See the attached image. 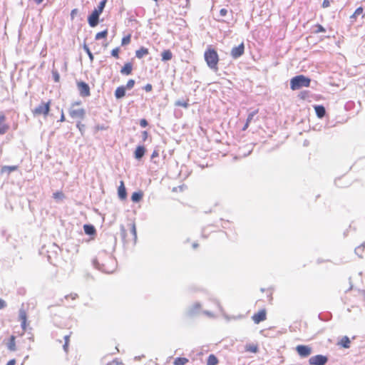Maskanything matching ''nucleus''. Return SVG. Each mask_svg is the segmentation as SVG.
<instances>
[{
    "instance_id": "1",
    "label": "nucleus",
    "mask_w": 365,
    "mask_h": 365,
    "mask_svg": "<svg viewBox=\"0 0 365 365\" xmlns=\"http://www.w3.org/2000/svg\"><path fill=\"white\" fill-rule=\"evenodd\" d=\"M116 264L117 262L113 256L105 250L100 252L98 257L93 260L94 267L105 273L113 272Z\"/></svg>"
},
{
    "instance_id": "2",
    "label": "nucleus",
    "mask_w": 365,
    "mask_h": 365,
    "mask_svg": "<svg viewBox=\"0 0 365 365\" xmlns=\"http://www.w3.org/2000/svg\"><path fill=\"white\" fill-rule=\"evenodd\" d=\"M107 0H102L97 8H95L92 13L88 16V23L92 28L96 27L99 23V16L102 14Z\"/></svg>"
},
{
    "instance_id": "3",
    "label": "nucleus",
    "mask_w": 365,
    "mask_h": 365,
    "mask_svg": "<svg viewBox=\"0 0 365 365\" xmlns=\"http://www.w3.org/2000/svg\"><path fill=\"white\" fill-rule=\"evenodd\" d=\"M205 60L210 69L217 70L219 56L214 48H207L204 53Z\"/></svg>"
},
{
    "instance_id": "4",
    "label": "nucleus",
    "mask_w": 365,
    "mask_h": 365,
    "mask_svg": "<svg viewBox=\"0 0 365 365\" xmlns=\"http://www.w3.org/2000/svg\"><path fill=\"white\" fill-rule=\"evenodd\" d=\"M311 79L304 75H299L293 77L290 81V88L293 91L299 90L303 87L310 86Z\"/></svg>"
},
{
    "instance_id": "5",
    "label": "nucleus",
    "mask_w": 365,
    "mask_h": 365,
    "mask_svg": "<svg viewBox=\"0 0 365 365\" xmlns=\"http://www.w3.org/2000/svg\"><path fill=\"white\" fill-rule=\"evenodd\" d=\"M50 111V101L47 103L41 102L37 107H36L33 113L34 115H47Z\"/></svg>"
},
{
    "instance_id": "6",
    "label": "nucleus",
    "mask_w": 365,
    "mask_h": 365,
    "mask_svg": "<svg viewBox=\"0 0 365 365\" xmlns=\"http://www.w3.org/2000/svg\"><path fill=\"white\" fill-rule=\"evenodd\" d=\"M77 88L81 97L85 98L91 96L90 87L87 83L78 81L77 82Z\"/></svg>"
},
{
    "instance_id": "7",
    "label": "nucleus",
    "mask_w": 365,
    "mask_h": 365,
    "mask_svg": "<svg viewBox=\"0 0 365 365\" xmlns=\"http://www.w3.org/2000/svg\"><path fill=\"white\" fill-rule=\"evenodd\" d=\"M69 115L73 119H78L82 120L86 116V110L84 108L73 109L72 107L68 110Z\"/></svg>"
},
{
    "instance_id": "8",
    "label": "nucleus",
    "mask_w": 365,
    "mask_h": 365,
    "mask_svg": "<svg viewBox=\"0 0 365 365\" xmlns=\"http://www.w3.org/2000/svg\"><path fill=\"white\" fill-rule=\"evenodd\" d=\"M327 361V356L322 354L313 356L309 359V363L310 365H325Z\"/></svg>"
},
{
    "instance_id": "9",
    "label": "nucleus",
    "mask_w": 365,
    "mask_h": 365,
    "mask_svg": "<svg viewBox=\"0 0 365 365\" xmlns=\"http://www.w3.org/2000/svg\"><path fill=\"white\" fill-rule=\"evenodd\" d=\"M245 51V45L243 43H241L237 46H234L231 51L230 56L233 59H237L242 56Z\"/></svg>"
},
{
    "instance_id": "10",
    "label": "nucleus",
    "mask_w": 365,
    "mask_h": 365,
    "mask_svg": "<svg viewBox=\"0 0 365 365\" xmlns=\"http://www.w3.org/2000/svg\"><path fill=\"white\" fill-rule=\"evenodd\" d=\"M201 309V304L199 302H195L190 306L186 311V315L189 317H193L200 314Z\"/></svg>"
},
{
    "instance_id": "11",
    "label": "nucleus",
    "mask_w": 365,
    "mask_h": 365,
    "mask_svg": "<svg viewBox=\"0 0 365 365\" xmlns=\"http://www.w3.org/2000/svg\"><path fill=\"white\" fill-rule=\"evenodd\" d=\"M251 154V148L249 145H246L244 147H240L237 151V155L235 156V159H242L247 157Z\"/></svg>"
},
{
    "instance_id": "12",
    "label": "nucleus",
    "mask_w": 365,
    "mask_h": 365,
    "mask_svg": "<svg viewBox=\"0 0 365 365\" xmlns=\"http://www.w3.org/2000/svg\"><path fill=\"white\" fill-rule=\"evenodd\" d=\"M297 354L302 358L309 356L312 353V348L307 345H298L296 346Z\"/></svg>"
},
{
    "instance_id": "13",
    "label": "nucleus",
    "mask_w": 365,
    "mask_h": 365,
    "mask_svg": "<svg viewBox=\"0 0 365 365\" xmlns=\"http://www.w3.org/2000/svg\"><path fill=\"white\" fill-rule=\"evenodd\" d=\"M267 319V310L266 309L263 308L260 309L257 313L254 314L252 315V321L255 324H259L260 322L266 320Z\"/></svg>"
},
{
    "instance_id": "14",
    "label": "nucleus",
    "mask_w": 365,
    "mask_h": 365,
    "mask_svg": "<svg viewBox=\"0 0 365 365\" xmlns=\"http://www.w3.org/2000/svg\"><path fill=\"white\" fill-rule=\"evenodd\" d=\"M6 117L4 112L0 111V134H5L9 129V125L6 123Z\"/></svg>"
},
{
    "instance_id": "15",
    "label": "nucleus",
    "mask_w": 365,
    "mask_h": 365,
    "mask_svg": "<svg viewBox=\"0 0 365 365\" xmlns=\"http://www.w3.org/2000/svg\"><path fill=\"white\" fill-rule=\"evenodd\" d=\"M19 320L21 322V327L22 329L24 331H26L27 314H26V312L22 308L19 309Z\"/></svg>"
},
{
    "instance_id": "16",
    "label": "nucleus",
    "mask_w": 365,
    "mask_h": 365,
    "mask_svg": "<svg viewBox=\"0 0 365 365\" xmlns=\"http://www.w3.org/2000/svg\"><path fill=\"white\" fill-rule=\"evenodd\" d=\"M133 68V63L131 62H128L121 68L120 72L122 75L129 76L132 73Z\"/></svg>"
},
{
    "instance_id": "17",
    "label": "nucleus",
    "mask_w": 365,
    "mask_h": 365,
    "mask_svg": "<svg viewBox=\"0 0 365 365\" xmlns=\"http://www.w3.org/2000/svg\"><path fill=\"white\" fill-rule=\"evenodd\" d=\"M118 195L120 200H123L127 197V191L123 181H120V185L118 188Z\"/></svg>"
},
{
    "instance_id": "18",
    "label": "nucleus",
    "mask_w": 365,
    "mask_h": 365,
    "mask_svg": "<svg viewBox=\"0 0 365 365\" xmlns=\"http://www.w3.org/2000/svg\"><path fill=\"white\" fill-rule=\"evenodd\" d=\"M145 151L146 149L143 145L137 146L134 152L135 158L137 160H140L144 156Z\"/></svg>"
},
{
    "instance_id": "19",
    "label": "nucleus",
    "mask_w": 365,
    "mask_h": 365,
    "mask_svg": "<svg viewBox=\"0 0 365 365\" xmlns=\"http://www.w3.org/2000/svg\"><path fill=\"white\" fill-rule=\"evenodd\" d=\"M126 88L124 86H118L115 91L114 96L116 99H121L125 96Z\"/></svg>"
},
{
    "instance_id": "20",
    "label": "nucleus",
    "mask_w": 365,
    "mask_h": 365,
    "mask_svg": "<svg viewBox=\"0 0 365 365\" xmlns=\"http://www.w3.org/2000/svg\"><path fill=\"white\" fill-rule=\"evenodd\" d=\"M83 230L85 233L89 236H93L96 235V230L93 225L86 224L83 225Z\"/></svg>"
},
{
    "instance_id": "21",
    "label": "nucleus",
    "mask_w": 365,
    "mask_h": 365,
    "mask_svg": "<svg viewBox=\"0 0 365 365\" xmlns=\"http://www.w3.org/2000/svg\"><path fill=\"white\" fill-rule=\"evenodd\" d=\"M149 53V51L147 48L141 46L139 49L135 51V57L138 59L143 58L145 56Z\"/></svg>"
},
{
    "instance_id": "22",
    "label": "nucleus",
    "mask_w": 365,
    "mask_h": 365,
    "mask_svg": "<svg viewBox=\"0 0 365 365\" xmlns=\"http://www.w3.org/2000/svg\"><path fill=\"white\" fill-rule=\"evenodd\" d=\"M173 53L170 49L164 50L161 53V61L163 62H167L168 61H170L173 58Z\"/></svg>"
},
{
    "instance_id": "23",
    "label": "nucleus",
    "mask_w": 365,
    "mask_h": 365,
    "mask_svg": "<svg viewBox=\"0 0 365 365\" xmlns=\"http://www.w3.org/2000/svg\"><path fill=\"white\" fill-rule=\"evenodd\" d=\"M16 336L11 335L6 343V346L9 351H14L16 350Z\"/></svg>"
},
{
    "instance_id": "24",
    "label": "nucleus",
    "mask_w": 365,
    "mask_h": 365,
    "mask_svg": "<svg viewBox=\"0 0 365 365\" xmlns=\"http://www.w3.org/2000/svg\"><path fill=\"white\" fill-rule=\"evenodd\" d=\"M314 110L316 112V115L319 118H323L326 114V110L323 106H314Z\"/></svg>"
},
{
    "instance_id": "25",
    "label": "nucleus",
    "mask_w": 365,
    "mask_h": 365,
    "mask_svg": "<svg viewBox=\"0 0 365 365\" xmlns=\"http://www.w3.org/2000/svg\"><path fill=\"white\" fill-rule=\"evenodd\" d=\"M143 196V193L142 191L140 190V191L134 192L131 195V200L133 202H139L142 200Z\"/></svg>"
},
{
    "instance_id": "26",
    "label": "nucleus",
    "mask_w": 365,
    "mask_h": 365,
    "mask_svg": "<svg viewBox=\"0 0 365 365\" xmlns=\"http://www.w3.org/2000/svg\"><path fill=\"white\" fill-rule=\"evenodd\" d=\"M17 169H18L17 165H5L1 168V173H7L8 174H9L11 172L16 170Z\"/></svg>"
},
{
    "instance_id": "27",
    "label": "nucleus",
    "mask_w": 365,
    "mask_h": 365,
    "mask_svg": "<svg viewBox=\"0 0 365 365\" xmlns=\"http://www.w3.org/2000/svg\"><path fill=\"white\" fill-rule=\"evenodd\" d=\"M218 361V359L214 354H210L207 358V365H217Z\"/></svg>"
},
{
    "instance_id": "28",
    "label": "nucleus",
    "mask_w": 365,
    "mask_h": 365,
    "mask_svg": "<svg viewBox=\"0 0 365 365\" xmlns=\"http://www.w3.org/2000/svg\"><path fill=\"white\" fill-rule=\"evenodd\" d=\"M188 362V359L185 357H177L174 361V365H185Z\"/></svg>"
},
{
    "instance_id": "29",
    "label": "nucleus",
    "mask_w": 365,
    "mask_h": 365,
    "mask_svg": "<svg viewBox=\"0 0 365 365\" xmlns=\"http://www.w3.org/2000/svg\"><path fill=\"white\" fill-rule=\"evenodd\" d=\"M108 36V30L105 29L101 32L96 34L95 36L96 40H100L101 38H106Z\"/></svg>"
},
{
    "instance_id": "30",
    "label": "nucleus",
    "mask_w": 365,
    "mask_h": 365,
    "mask_svg": "<svg viewBox=\"0 0 365 365\" xmlns=\"http://www.w3.org/2000/svg\"><path fill=\"white\" fill-rule=\"evenodd\" d=\"M341 345L344 348H349L350 346V340L349 337L344 336L341 341Z\"/></svg>"
},
{
    "instance_id": "31",
    "label": "nucleus",
    "mask_w": 365,
    "mask_h": 365,
    "mask_svg": "<svg viewBox=\"0 0 365 365\" xmlns=\"http://www.w3.org/2000/svg\"><path fill=\"white\" fill-rule=\"evenodd\" d=\"M83 50L86 52V53L88 54V56L89 57L90 61L92 62L94 59V56H93L92 52L91 51L89 47L86 43L83 45Z\"/></svg>"
},
{
    "instance_id": "32",
    "label": "nucleus",
    "mask_w": 365,
    "mask_h": 365,
    "mask_svg": "<svg viewBox=\"0 0 365 365\" xmlns=\"http://www.w3.org/2000/svg\"><path fill=\"white\" fill-rule=\"evenodd\" d=\"M188 101H183V100H178L175 105L177 106H180V107H183V108H188L189 106V103L187 102Z\"/></svg>"
},
{
    "instance_id": "33",
    "label": "nucleus",
    "mask_w": 365,
    "mask_h": 365,
    "mask_svg": "<svg viewBox=\"0 0 365 365\" xmlns=\"http://www.w3.org/2000/svg\"><path fill=\"white\" fill-rule=\"evenodd\" d=\"M364 247H365V242H364L363 244H361V245H359V247H357L355 249V253L357 255H359L360 257H361V255L364 252Z\"/></svg>"
},
{
    "instance_id": "34",
    "label": "nucleus",
    "mask_w": 365,
    "mask_h": 365,
    "mask_svg": "<svg viewBox=\"0 0 365 365\" xmlns=\"http://www.w3.org/2000/svg\"><path fill=\"white\" fill-rule=\"evenodd\" d=\"M363 8L359 7L356 9L355 12L351 16V19H356L358 16L363 14Z\"/></svg>"
},
{
    "instance_id": "35",
    "label": "nucleus",
    "mask_w": 365,
    "mask_h": 365,
    "mask_svg": "<svg viewBox=\"0 0 365 365\" xmlns=\"http://www.w3.org/2000/svg\"><path fill=\"white\" fill-rule=\"evenodd\" d=\"M51 73H52V76H53V81L56 83L59 82V81H60V75H59L58 71L57 70L53 69L52 71H51Z\"/></svg>"
},
{
    "instance_id": "36",
    "label": "nucleus",
    "mask_w": 365,
    "mask_h": 365,
    "mask_svg": "<svg viewBox=\"0 0 365 365\" xmlns=\"http://www.w3.org/2000/svg\"><path fill=\"white\" fill-rule=\"evenodd\" d=\"M130 38H131V36L130 35H127L125 36H124L123 38H122V41H121V45L122 46H125V45H128L130 43Z\"/></svg>"
},
{
    "instance_id": "37",
    "label": "nucleus",
    "mask_w": 365,
    "mask_h": 365,
    "mask_svg": "<svg viewBox=\"0 0 365 365\" xmlns=\"http://www.w3.org/2000/svg\"><path fill=\"white\" fill-rule=\"evenodd\" d=\"M131 227H130V232L133 236V240L135 242L136 240H137V233H136V227H135V223H132L130 225Z\"/></svg>"
},
{
    "instance_id": "38",
    "label": "nucleus",
    "mask_w": 365,
    "mask_h": 365,
    "mask_svg": "<svg viewBox=\"0 0 365 365\" xmlns=\"http://www.w3.org/2000/svg\"><path fill=\"white\" fill-rule=\"evenodd\" d=\"M76 127L78 128L79 131L81 132V135H83V133L85 131L86 126L84 124L81 123V120H78L76 123Z\"/></svg>"
},
{
    "instance_id": "39",
    "label": "nucleus",
    "mask_w": 365,
    "mask_h": 365,
    "mask_svg": "<svg viewBox=\"0 0 365 365\" xmlns=\"http://www.w3.org/2000/svg\"><path fill=\"white\" fill-rule=\"evenodd\" d=\"M120 48L116 47L111 51V56L115 58H119Z\"/></svg>"
},
{
    "instance_id": "40",
    "label": "nucleus",
    "mask_w": 365,
    "mask_h": 365,
    "mask_svg": "<svg viewBox=\"0 0 365 365\" xmlns=\"http://www.w3.org/2000/svg\"><path fill=\"white\" fill-rule=\"evenodd\" d=\"M135 85V81L133 79H130L128 81L126 86H124L126 89H131L133 88Z\"/></svg>"
},
{
    "instance_id": "41",
    "label": "nucleus",
    "mask_w": 365,
    "mask_h": 365,
    "mask_svg": "<svg viewBox=\"0 0 365 365\" xmlns=\"http://www.w3.org/2000/svg\"><path fill=\"white\" fill-rule=\"evenodd\" d=\"M317 28V30L315 31V33H321V32H325V29L320 24H317L315 26Z\"/></svg>"
},
{
    "instance_id": "42",
    "label": "nucleus",
    "mask_w": 365,
    "mask_h": 365,
    "mask_svg": "<svg viewBox=\"0 0 365 365\" xmlns=\"http://www.w3.org/2000/svg\"><path fill=\"white\" fill-rule=\"evenodd\" d=\"M139 124L142 128H145L148 125V122L146 119L142 118L140 120Z\"/></svg>"
},
{
    "instance_id": "43",
    "label": "nucleus",
    "mask_w": 365,
    "mask_h": 365,
    "mask_svg": "<svg viewBox=\"0 0 365 365\" xmlns=\"http://www.w3.org/2000/svg\"><path fill=\"white\" fill-rule=\"evenodd\" d=\"M63 194L61 192H56L53 193V197L56 199H61L63 197Z\"/></svg>"
},
{
    "instance_id": "44",
    "label": "nucleus",
    "mask_w": 365,
    "mask_h": 365,
    "mask_svg": "<svg viewBox=\"0 0 365 365\" xmlns=\"http://www.w3.org/2000/svg\"><path fill=\"white\" fill-rule=\"evenodd\" d=\"M250 121H251V113H249L247 115L246 123H245V126L243 127V130H245L248 127Z\"/></svg>"
},
{
    "instance_id": "45",
    "label": "nucleus",
    "mask_w": 365,
    "mask_h": 365,
    "mask_svg": "<svg viewBox=\"0 0 365 365\" xmlns=\"http://www.w3.org/2000/svg\"><path fill=\"white\" fill-rule=\"evenodd\" d=\"M143 89L146 91V92H150L152 91L153 89V86L150 84V83H148L146 84L144 87H143Z\"/></svg>"
},
{
    "instance_id": "46",
    "label": "nucleus",
    "mask_w": 365,
    "mask_h": 365,
    "mask_svg": "<svg viewBox=\"0 0 365 365\" xmlns=\"http://www.w3.org/2000/svg\"><path fill=\"white\" fill-rule=\"evenodd\" d=\"M148 131H146V130L143 131L142 132V140L143 142H145L148 139Z\"/></svg>"
},
{
    "instance_id": "47",
    "label": "nucleus",
    "mask_w": 365,
    "mask_h": 365,
    "mask_svg": "<svg viewBox=\"0 0 365 365\" xmlns=\"http://www.w3.org/2000/svg\"><path fill=\"white\" fill-rule=\"evenodd\" d=\"M65 299H68V297H71L72 299H76L78 297V294L76 293H72L68 295H66Z\"/></svg>"
},
{
    "instance_id": "48",
    "label": "nucleus",
    "mask_w": 365,
    "mask_h": 365,
    "mask_svg": "<svg viewBox=\"0 0 365 365\" xmlns=\"http://www.w3.org/2000/svg\"><path fill=\"white\" fill-rule=\"evenodd\" d=\"M6 302L4 299L0 298V309H4L5 307H6Z\"/></svg>"
},
{
    "instance_id": "49",
    "label": "nucleus",
    "mask_w": 365,
    "mask_h": 365,
    "mask_svg": "<svg viewBox=\"0 0 365 365\" xmlns=\"http://www.w3.org/2000/svg\"><path fill=\"white\" fill-rule=\"evenodd\" d=\"M227 14V10L226 9H221L220 10V16H225Z\"/></svg>"
},
{
    "instance_id": "50",
    "label": "nucleus",
    "mask_w": 365,
    "mask_h": 365,
    "mask_svg": "<svg viewBox=\"0 0 365 365\" xmlns=\"http://www.w3.org/2000/svg\"><path fill=\"white\" fill-rule=\"evenodd\" d=\"M330 6V2L329 0H324L322 3L323 8H327Z\"/></svg>"
},
{
    "instance_id": "51",
    "label": "nucleus",
    "mask_w": 365,
    "mask_h": 365,
    "mask_svg": "<svg viewBox=\"0 0 365 365\" xmlns=\"http://www.w3.org/2000/svg\"><path fill=\"white\" fill-rule=\"evenodd\" d=\"M158 155H159L158 151L155 150L151 155V159H153V158L158 157Z\"/></svg>"
},
{
    "instance_id": "52",
    "label": "nucleus",
    "mask_w": 365,
    "mask_h": 365,
    "mask_svg": "<svg viewBox=\"0 0 365 365\" xmlns=\"http://www.w3.org/2000/svg\"><path fill=\"white\" fill-rule=\"evenodd\" d=\"M63 350L67 352L68 348V343L67 341H65L63 346Z\"/></svg>"
},
{
    "instance_id": "53",
    "label": "nucleus",
    "mask_w": 365,
    "mask_h": 365,
    "mask_svg": "<svg viewBox=\"0 0 365 365\" xmlns=\"http://www.w3.org/2000/svg\"><path fill=\"white\" fill-rule=\"evenodd\" d=\"M16 364V360L15 359H11L9 360L6 365H15Z\"/></svg>"
},
{
    "instance_id": "54",
    "label": "nucleus",
    "mask_w": 365,
    "mask_h": 365,
    "mask_svg": "<svg viewBox=\"0 0 365 365\" xmlns=\"http://www.w3.org/2000/svg\"><path fill=\"white\" fill-rule=\"evenodd\" d=\"M245 349L247 351H251V344H247L245 345Z\"/></svg>"
},
{
    "instance_id": "55",
    "label": "nucleus",
    "mask_w": 365,
    "mask_h": 365,
    "mask_svg": "<svg viewBox=\"0 0 365 365\" xmlns=\"http://www.w3.org/2000/svg\"><path fill=\"white\" fill-rule=\"evenodd\" d=\"M81 103V101H75V102L72 103V104H71V107L73 108V106H78V105H80Z\"/></svg>"
},
{
    "instance_id": "56",
    "label": "nucleus",
    "mask_w": 365,
    "mask_h": 365,
    "mask_svg": "<svg viewBox=\"0 0 365 365\" xmlns=\"http://www.w3.org/2000/svg\"><path fill=\"white\" fill-rule=\"evenodd\" d=\"M76 13H77V9H73V10L71 11V17H72V18H73V16H74V15H75V14H76Z\"/></svg>"
},
{
    "instance_id": "57",
    "label": "nucleus",
    "mask_w": 365,
    "mask_h": 365,
    "mask_svg": "<svg viewBox=\"0 0 365 365\" xmlns=\"http://www.w3.org/2000/svg\"><path fill=\"white\" fill-rule=\"evenodd\" d=\"M203 313L209 317H211L212 316V314L211 312H209V311H204Z\"/></svg>"
},
{
    "instance_id": "58",
    "label": "nucleus",
    "mask_w": 365,
    "mask_h": 365,
    "mask_svg": "<svg viewBox=\"0 0 365 365\" xmlns=\"http://www.w3.org/2000/svg\"><path fill=\"white\" fill-rule=\"evenodd\" d=\"M64 120H65V116H64L63 113L62 112V113H61V118H60V121H61V122H63V121H64Z\"/></svg>"
},
{
    "instance_id": "59",
    "label": "nucleus",
    "mask_w": 365,
    "mask_h": 365,
    "mask_svg": "<svg viewBox=\"0 0 365 365\" xmlns=\"http://www.w3.org/2000/svg\"><path fill=\"white\" fill-rule=\"evenodd\" d=\"M69 336L68 335H66L63 336V339H64V341H67L68 343L69 342Z\"/></svg>"
},
{
    "instance_id": "60",
    "label": "nucleus",
    "mask_w": 365,
    "mask_h": 365,
    "mask_svg": "<svg viewBox=\"0 0 365 365\" xmlns=\"http://www.w3.org/2000/svg\"><path fill=\"white\" fill-rule=\"evenodd\" d=\"M257 347L256 346L252 345V353L257 352Z\"/></svg>"
},
{
    "instance_id": "61",
    "label": "nucleus",
    "mask_w": 365,
    "mask_h": 365,
    "mask_svg": "<svg viewBox=\"0 0 365 365\" xmlns=\"http://www.w3.org/2000/svg\"><path fill=\"white\" fill-rule=\"evenodd\" d=\"M43 1V0H34V2H35L36 4H41Z\"/></svg>"
},
{
    "instance_id": "62",
    "label": "nucleus",
    "mask_w": 365,
    "mask_h": 365,
    "mask_svg": "<svg viewBox=\"0 0 365 365\" xmlns=\"http://www.w3.org/2000/svg\"><path fill=\"white\" fill-rule=\"evenodd\" d=\"M125 230H124L123 227H122V229H121V234H122V237H125Z\"/></svg>"
},
{
    "instance_id": "63",
    "label": "nucleus",
    "mask_w": 365,
    "mask_h": 365,
    "mask_svg": "<svg viewBox=\"0 0 365 365\" xmlns=\"http://www.w3.org/2000/svg\"><path fill=\"white\" fill-rule=\"evenodd\" d=\"M229 223H230V222H229V221H226V222H225V225H223V224H222V227L223 228H227V224H229Z\"/></svg>"
},
{
    "instance_id": "64",
    "label": "nucleus",
    "mask_w": 365,
    "mask_h": 365,
    "mask_svg": "<svg viewBox=\"0 0 365 365\" xmlns=\"http://www.w3.org/2000/svg\"><path fill=\"white\" fill-rule=\"evenodd\" d=\"M197 247H198V244H197V243L194 242V243L192 244V247H193L194 249L197 248Z\"/></svg>"
}]
</instances>
